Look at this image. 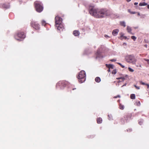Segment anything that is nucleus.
<instances>
[{
    "instance_id": "obj_1",
    "label": "nucleus",
    "mask_w": 149,
    "mask_h": 149,
    "mask_svg": "<svg viewBox=\"0 0 149 149\" xmlns=\"http://www.w3.org/2000/svg\"><path fill=\"white\" fill-rule=\"evenodd\" d=\"M89 12L92 16L98 18H104L111 14L110 11L106 9H97L93 6H89Z\"/></svg>"
},
{
    "instance_id": "obj_2",
    "label": "nucleus",
    "mask_w": 149,
    "mask_h": 149,
    "mask_svg": "<svg viewBox=\"0 0 149 149\" xmlns=\"http://www.w3.org/2000/svg\"><path fill=\"white\" fill-rule=\"evenodd\" d=\"M125 59L126 61L129 63H132V64L134 65L136 64V60L133 55H127L125 57Z\"/></svg>"
},
{
    "instance_id": "obj_3",
    "label": "nucleus",
    "mask_w": 149,
    "mask_h": 149,
    "mask_svg": "<svg viewBox=\"0 0 149 149\" xmlns=\"http://www.w3.org/2000/svg\"><path fill=\"white\" fill-rule=\"evenodd\" d=\"M77 78L79 79V82L82 83L86 80V74L85 71L81 70Z\"/></svg>"
},
{
    "instance_id": "obj_4",
    "label": "nucleus",
    "mask_w": 149,
    "mask_h": 149,
    "mask_svg": "<svg viewBox=\"0 0 149 149\" xmlns=\"http://www.w3.org/2000/svg\"><path fill=\"white\" fill-rule=\"evenodd\" d=\"M34 4L37 12L40 13L42 11L43 7L41 3L38 1H36L34 2Z\"/></svg>"
},
{
    "instance_id": "obj_5",
    "label": "nucleus",
    "mask_w": 149,
    "mask_h": 149,
    "mask_svg": "<svg viewBox=\"0 0 149 149\" xmlns=\"http://www.w3.org/2000/svg\"><path fill=\"white\" fill-rule=\"evenodd\" d=\"M25 35L23 32H19L15 35V38L18 41H21L25 37Z\"/></svg>"
},
{
    "instance_id": "obj_6",
    "label": "nucleus",
    "mask_w": 149,
    "mask_h": 149,
    "mask_svg": "<svg viewBox=\"0 0 149 149\" xmlns=\"http://www.w3.org/2000/svg\"><path fill=\"white\" fill-rule=\"evenodd\" d=\"M31 25L32 27L36 30H38L40 28L39 24L36 22L34 21H32L31 22Z\"/></svg>"
},
{
    "instance_id": "obj_7",
    "label": "nucleus",
    "mask_w": 149,
    "mask_h": 149,
    "mask_svg": "<svg viewBox=\"0 0 149 149\" xmlns=\"http://www.w3.org/2000/svg\"><path fill=\"white\" fill-rule=\"evenodd\" d=\"M56 26H57V25L58 24H61L62 22V19L58 16H56L55 18Z\"/></svg>"
},
{
    "instance_id": "obj_8",
    "label": "nucleus",
    "mask_w": 149,
    "mask_h": 149,
    "mask_svg": "<svg viewBox=\"0 0 149 149\" xmlns=\"http://www.w3.org/2000/svg\"><path fill=\"white\" fill-rule=\"evenodd\" d=\"M59 86L61 88H62L63 87L65 86V84L64 81H60L56 84V86Z\"/></svg>"
},
{
    "instance_id": "obj_9",
    "label": "nucleus",
    "mask_w": 149,
    "mask_h": 149,
    "mask_svg": "<svg viewBox=\"0 0 149 149\" xmlns=\"http://www.w3.org/2000/svg\"><path fill=\"white\" fill-rule=\"evenodd\" d=\"M96 58H103V56L101 55V52H100V49H99L96 53Z\"/></svg>"
},
{
    "instance_id": "obj_10",
    "label": "nucleus",
    "mask_w": 149,
    "mask_h": 149,
    "mask_svg": "<svg viewBox=\"0 0 149 149\" xmlns=\"http://www.w3.org/2000/svg\"><path fill=\"white\" fill-rule=\"evenodd\" d=\"M56 27H57V30H58L59 31H63L64 29V26L61 24H58L57 26Z\"/></svg>"
},
{
    "instance_id": "obj_11",
    "label": "nucleus",
    "mask_w": 149,
    "mask_h": 149,
    "mask_svg": "<svg viewBox=\"0 0 149 149\" xmlns=\"http://www.w3.org/2000/svg\"><path fill=\"white\" fill-rule=\"evenodd\" d=\"M119 30L118 29H115L112 32V34L114 36H116L119 32Z\"/></svg>"
},
{
    "instance_id": "obj_12",
    "label": "nucleus",
    "mask_w": 149,
    "mask_h": 149,
    "mask_svg": "<svg viewBox=\"0 0 149 149\" xmlns=\"http://www.w3.org/2000/svg\"><path fill=\"white\" fill-rule=\"evenodd\" d=\"M131 114H129L126 117V118L125 119V120L126 122H127L128 121V120H130L131 116Z\"/></svg>"
},
{
    "instance_id": "obj_13",
    "label": "nucleus",
    "mask_w": 149,
    "mask_h": 149,
    "mask_svg": "<svg viewBox=\"0 0 149 149\" xmlns=\"http://www.w3.org/2000/svg\"><path fill=\"white\" fill-rule=\"evenodd\" d=\"M106 66L109 69H110L111 68V69L113 68L114 65L112 64H106Z\"/></svg>"
},
{
    "instance_id": "obj_14",
    "label": "nucleus",
    "mask_w": 149,
    "mask_h": 149,
    "mask_svg": "<svg viewBox=\"0 0 149 149\" xmlns=\"http://www.w3.org/2000/svg\"><path fill=\"white\" fill-rule=\"evenodd\" d=\"M127 30L128 32L130 33L133 35V33L131 32L132 31V29L129 26H127Z\"/></svg>"
},
{
    "instance_id": "obj_15",
    "label": "nucleus",
    "mask_w": 149,
    "mask_h": 149,
    "mask_svg": "<svg viewBox=\"0 0 149 149\" xmlns=\"http://www.w3.org/2000/svg\"><path fill=\"white\" fill-rule=\"evenodd\" d=\"M73 34L75 36H78L79 34V32L77 31H74L73 32Z\"/></svg>"
},
{
    "instance_id": "obj_16",
    "label": "nucleus",
    "mask_w": 149,
    "mask_h": 149,
    "mask_svg": "<svg viewBox=\"0 0 149 149\" xmlns=\"http://www.w3.org/2000/svg\"><path fill=\"white\" fill-rule=\"evenodd\" d=\"M95 80L96 82L99 83L101 81V79L99 77H97L95 78Z\"/></svg>"
},
{
    "instance_id": "obj_17",
    "label": "nucleus",
    "mask_w": 149,
    "mask_h": 149,
    "mask_svg": "<svg viewBox=\"0 0 149 149\" xmlns=\"http://www.w3.org/2000/svg\"><path fill=\"white\" fill-rule=\"evenodd\" d=\"M147 3H146L145 2H143V3H140L139 4V5L140 6H145L146 5H147Z\"/></svg>"
},
{
    "instance_id": "obj_18",
    "label": "nucleus",
    "mask_w": 149,
    "mask_h": 149,
    "mask_svg": "<svg viewBox=\"0 0 149 149\" xmlns=\"http://www.w3.org/2000/svg\"><path fill=\"white\" fill-rule=\"evenodd\" d=\"M102 119L101 118H99L97 119V121L98 123H102Z\"/></svg>"
},
{
    "instance_id": "obj_19",
    "label": "nucleus",
    "mask_w": 149,
    "mask_h": 149,
    "mask_svg": "<svg viewBox=\"0 0 149 149\" xmlns=\"http://www.w3.org/2000/svg\"><path fill=\"white\" fill-rule=\"evenodd\" d=\"M120 25L125 27L126 26L125 23L124 21L120 22Z\"/></svg>"
},
{
    "instance_id": "obj_20",
    "label": "nucleus",
    "mask_w": 149,
    "mask_h": 149,
    "mask_svg": "<svg viewBox=\"0 0 149 149\" xmlns=\"http://www.w3.org/2000/svg\"><path fill=\"white\" fill-rule=\"evenodd\" d=\"M119 108L121 110H123L124 108V106L123 104H120L119 105Z\"/></svg>"
},
{
    "instance_id": "obj_21",
    "label": "nucleus",
    "mask_w": 149,
    "mask_h": 149,
    "mask_svg": "<svg viewBox=\"0 0 149 149\" xmlns=\"http://www.w3.org/2000/svg\"><path fill=\"white\" fill-rule=\"evenodd\" d=\"M131 98L132 99H134L135 98V95L134 94H132L130 95Z\"/></svg>"
},
{
    "instance_id": "obj_22",
    "label": "nucleus",
    "mask_w": 149,
    "mask_h": 149,
    "mask_svg": "<svg viewBox=\"0 0 149 149\" xmlns=\"http://www.w3.org/2000/svg\"><path fill=\"white\" fill-rule=\"evenodd\" d=\"M128 11L129 13H130L131 14H134L136 13V12H135L131 11V10L130 9L128 10Z\"/></svg>"
},
{
    "instance_id": "obj_23",
    "label": "nucleus",
    "mask_w": 149,
    "mask_h": 149,
    "mask_svg": "<svg viewBox=\"0 0 149 149\" xmlns=\"http://www.w3.org/2000/svg\"><path fill=\"white\" fill-rule=\"evenodd\" d=\"M42 24L43 26H45L46 24L45 21L44 20L42 22Z\"/></svg>"
},
{
    "instance_id": "obj_24",
    "label": "nucleus",
    "mask_w": 149,
    "mask_h": 149,
    "mask_svg": "<svg viewBox=\"0 0 149 149\" xmlns=\"http://www.w3.org/2000/svg\"><path fill=\"white\" fill-rule=\"evenodd\" d=\"M136 105H137L138 106H140L141 105V103L140 101H138L136 102Z\"/></svg>"
},
{
    "instance_id": "obj_25",
    "label": "nucleus",
    "mask_w": 149,
    "mask_h": 149,
    "mask_svg": "<svg viewBox=\"0 0 149 149\" xmlns=\"http://www.w3.org/2000/svg\"><path fill=\"white\" fill-rule=\"evenodd\" d=\"M108 118H109V120H112V116H111V115H108Z\"/></svg>"
},
{
    "instance_id": "obj_26",
    "label": "nucleus",
    "mask_w": 149,
    "mask_h": 149,
    "mask_svg": "<svg viewBox=\"0 0 149 149\" xmlns=\"http://www.w3.org/2000/svg\"><path fill=\"white\" fill-rule=\"evenodd\" d=\"M131 38L134 41L135 40H136V37L135 36H132L131 37Z\"/></svg>"
},
{
    "instance_id": "obj_27",
    "label": "nucleus",
    "mask_w": 149,
    "mask_h": 149,
    "mask_svg": "<svg viewBox=\"0 0 149 149\" xmlns=\"http://www.w3.org/2000/svg\"><path fill=\"white\" fill-rule=\"evenodd\" d=\"M4 7L6 8H8L10 7V6L8 4L7 5H4Z\"/></svg>"
},
{
    "instance_id": "obj_28",
    "label": "nucleus",
    "mask_w": 149,
    "mask_h": 149,
    "mask_svg": "<svg viewBox=\"0 0 149 149\" xmlns=\"http://www.w3.org/2000/svg\"><path fill=\"white\" fill-rule=\"evenodd\" d=\"M128 69L129 71L131 72H133L134 71V70L130 67H129Z\"/></svg>"
},
{
    "instance_id": "obj_29",
    "label": "nucleus",
    "mask_w": 149,
    "mask_h": 149,
    "mask_svg": "<svg viewBox=\"0 0 149 149\" xmlns=\"http://www.w3.org/2000/svg\"><path fill=\"white\" fill-rule=\"evenodd\" d=\"M116 72H117L116 71V69H115L112 71V74H116Z\"/></svg>"
},
{
    "instance_id": "obj_30",
    "label": "nucleus",
    "mask_w": 149,
    "mask_h": 149,
    "mask_svg": "<svg viewBox=\"0 0 149 149\" xmlns=\"http://www.w3.org/2000/svg\"><path fill=\"white\" fill-rule=\"evenodd\" d=\"M117 64L120 65L122 68H125V66L122 65L121 63H117Z\"/></svg>"
},
{
    "instance_id": "obj_31",
    "label": "nucleus",
    "mask_w": 149,
    "mask_h": 149,
    "mask_svg": "<svg viewBox=\"0 0 149 149\" xmlns=\"http://www.w3.org/2000/svg\"><path fill=\"white\" fill-rule=\"evenodd\" d=\"M140 84H141L142 85H146V84L145 83L141 81H140Z\"/></svg>"
},
{
    "instance_id": "obj_32",
    "label": "nucleus",
    "mask_w": 149,
    "mask_h": 149,
    "mask_svg": "<svg viewBox=\"0 0 149 149\" xmlns=\"http://www.w3.org/2000/svg\"><path fill=\"white\" fill-rule=\"evenodd\" d=\"M134 86L137 89H140V87L139 86H137L135 85H134Z\"/></svg>"
},
{
    "instance_id": "obj_33",
    "label": "nucleus",
    "mask_w": 149,
    "mask_h": 149,
    "mask_svg": "<svg viewBox=\"0 0 149 149\" xmlns=\"http://www.w3.org/2000/svg\"><path fill=\"white\" fill-rule=\"evenodd\" d=\"M144 60L146 61L149 64V59H144Z\"/></svg>"
},
{
    "instance_id": "obj_34",
    "label": "nucleus",
    "mask_w": 149,
    "mask_h": 149,
    "mask_svg": "<svg viewBox=\"0 0 149 149\" xmlns=\"http://www.w3.org/2000/svg\"><path fill=\"white\" fill-rule=\"evenodd\" d=\"M116 61V59H111L110 60V61L111 62H115Z\"/></svg>"
},
{
    "instance_id": "obj_35",
    "label": "nucleus",
    "mask_w": 149,
    "mask_h": 149,
    "mask_svg": "<svg viewBox=\"0 0 149 149\" xmlns=\"http://www.w3.org/2000/svg\"><path fill=\"white\" fill-rule=\"evenodd\" d=\"M120 95H118L117 96H115L114 97V98H117V97H120Z\"/></svg>"
},
{
    "instance_id": "obj_36",
    "label": "nucleus",
    "mask_w": 149,
    "mask_h": 149,
    "mask_svg": "<svg viewBox=\"0 0 149 149\" xmlns=\"http://www.w3.org/2000/svg\"><path fill=\"white\" fill-rule=\"evenodd\" d=\"M143 123V122L142 121H139V123L140 125H141Z\"/></svg>"
},
{
    "instance_id": "obj_37",
    "label": "nucleus",
    "mask_w": 149,
    "mask_h": 149,
    "mask_svg": "<svg viewBox=\"0 0 149 149\" xmlns=\"http://www.w3.org/2000/svg\"><path fill=\"white\" fill-rule=\"evenodd\" d=\"M136 66H137V67H141V65H136Z\"/></svg>"
},
{
    "instance_id": "obj_38",
    "label": "nucleus",
    "mask_w": 149,
    "mask_h": 149,
    "mask_svg": "<svg viewBox=\"0 0 149 149\" xmlns=\"http://www.w3.org/2000/svg\"><path fill=\"white\" fill-rule=\"evenodd\" d=\"M104 37L106 38H108V37L109 38V36H108V35H105Z\"/></svg>"
},
{
    "instance_id": "obj_39",
    "label": "nucleus",
    "mask_w": 149,
    "mask_h": 149,
    "mask_svg": "<svg viewBox=\"0 0 149 149\" xmlns=\"http://www.w3.org/2000/svg\"><path fill=\"white\" fill-rule=\"evenodd\" d=\"M121 79H122L123 81L125 79V78L124 77H121Z\"/></svg>"
},
{
    "instance_id": "obj_40",
    "label": "nucleus",
    "mask_w": 149,
    "mask_h": 149,
    "mask_svg": "<svg viewBox=\"0 0 149 149\" xmlns=\"http://www.w3.org/2000/svg\"><path fill=\"white\" fill-rule=\"evenodd\" d=\"M132 130L131 129H129L128 130H127V131H129V132H130L132 131Z\"/></svg>"
},
{
    "instance_id": "obj_41",
    "label": "nucleus",
    "mask_w": 149,
    "mask_h": 149,
    "mask_svg": "<svg viewBox=\"0 0 149 149\" xmlns=\"http://www.w3.org/2000/svg\"><path fill=\"white\" fill-rule=\"evenodd\" d=\"M147 86V88H149V84H146V85Z\"/></svg>"
},
{
    "instance_id": "obj_42",
    "label": "nucleus",
    "mask_w": 149,
    "mask_h": 149,
    "mask_svg": "<svg viewBox=\"0 0 149 149\" xmlns=\"http://www.w3.org/2000/svg\"><path fill=\"white\" fill-rule=\"evenodd\" d=\"M138 4V3H137V2H135V3H134V5H137Z\"/></svg>"
},
{
    "instance_id": "obj_43",
    "label": "nucleus",
    "mask_w": 149,
    "mask_h": 149,
    "mask_svg": "<svg viewBox=\"0 0 149 149\" xmlns=\"http://www.w3.org/2000/svg\"><path fill=\"white\" fill-rule=\"evenodd\" d=\"M126 85H127V83H125V84L124 85H123V86H122V87H123L124 86H126Z\"/></svg>"
},
{
    "instance_id": "obj_44",
    "label": "nucleus",
    "mask_w": 149,
    "mask_h": 149,
    "mask_svg": "<svg viewBox=\"0 0 149 149\" xmlns=\"http://www.w3.org/2000/svg\"><path fill=\"white\" fill-rule=\"evenodd\" d=\"M121 77L117 78H116V79H121Z\"/></svg>"
},
{
    "instance_id": "obj_45",
    "label": "nucleus",
    "mask_w": 149,
    "mask_h": 149,
    "mask_svg": "<svg viewBox=\"0 0 149 149\" xmlns=\"http://www.w3.org/2000/svg\"><path fill=\"white\" fill-rule=\"evenodd\" d=\"M126 1H127V2H129L130 1H131V0H126Z\"/></svg>"
},
{
    "instance_id": "obj_46",
    "label": "nucleus",
    "mask_w": 149,
    "mask_h": 149,
    "mask_svg": "<svg viewBox=\"0 0 149 149\" xmlns=\"http://www.w3.org/2000/svg\"><path fill=\"white\" fill-rule=\"evenodd\" d=\"M147 8L148 9H149V5H147Z\"/></svg>"
},
{
    "instance_id": "obj_47",
    "label": "nucleus",
    "mask_w": 149,
    "mask_h": 149,
    "mask_svg": "<svg viewBox=\"0 0 149 149\" xmlns=\"http://www.w3.org/2000/svg\"><path fill=\"white\" fill-rule=\"evenodd\" d=\"M138 16L140 15V13H138Z\"/></svg>"
},
{
    "instance_id": "obj_48",
    "label": "nucleus",
    "mask_w": 149,
    "mask_h": 149,
    "mask_svg": "<svg viewBox=\"0 0 149 149\" xmlns=\"http://www.w3.org/2000/svg\"><path fill=\"white\" fill-rule=\"evenodd\" d=\"M108 71L109 72H110V69L109 68V69L108 70Z\"/></svg>"
},
{
    "instance_id": "obj_49",
    "label": "nucleus",
    "mask_w": 149,
    "mask_h": 149,
    "mask_svg": "<svg viewBox=\"0 0 149 149\" xmlns=\"http://www.w3.org/2000/svg\"><path fill=\"white\" fill-rule=\"evenodd\" d=\"M121 82V81H118V83H119V82Z\"/></svg>"
},
{
    "instance_id": "obj_50",
    "label": "nucleus",
    "mask_w": 149,
    "mask_h": 149,
    "mask_svg": "<svg viewBox=\"0 0 149 149\" xmlns=\"http://www.w3.org/2000/svg\"><path fill=\"white\" fill-rule=\"evenodd\" d=\"M76 88H74L73 89V90H74L75 89H76Z\"/></svg>"
},
{
    "instance_id": "obj_51",
    "label": "nucleus",
    "mask_w": 149,
    "mask_h": 149,
    "mask_svg": "<svg viewBox=\"0 0 149 149\" xmlns=\"http://www.w3.org/2000/svg\"><path fill=\"white\" fill-rule=\"evenodd\" d=\"M124 38H125V39H126L127 38L126 37H124Z\"/></svg>"
},
{
    "instance_id": "obj_52",
    "label": "nucleus",
    "mask_w": 149,
    "mask_h": 149,
    "mask_svg": "<svg viewBox=\"0 0 149 149\" xmlns=\"http://www.w3.org/2000/svg\"><path fill=\"white\" fill-rule=\"evenodd\" d=\"M145 46L146 47H147V45H145Z\"/></svg>"
},
{
    "instance_id": "obj_53",
    "label": "nucleus",
    "mask_w": 149,
    "mask_h": 149,
    "mask_svg": "<svg viewBox=\"0 0 149 149\" xmlns=\"http://www.w3.org/2000/svg\"><path fill=\"white\" fill-rule=\"evenodd\" d=\"M124 44H125V43H124Z\"/></svg>"
},
{
    "instance_id": "obj_54",
    "label": "nucleus",
    "mask_w": 149,
    "mask_h": 149,
    "mask_svg": "<svg viewBox=\"0 0 149 149\" xmlns=\"http://www.w3.org/2000/svg\"><path fill=\"white\" fill-rule=\"evenodd\" d=\"M124 44H125V43H124Z\"/></svg>"
}]
</instances>
